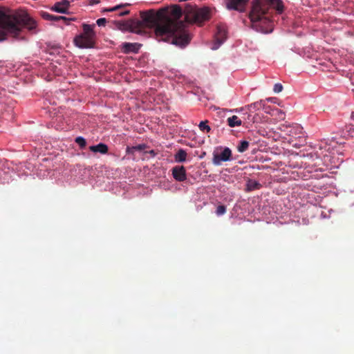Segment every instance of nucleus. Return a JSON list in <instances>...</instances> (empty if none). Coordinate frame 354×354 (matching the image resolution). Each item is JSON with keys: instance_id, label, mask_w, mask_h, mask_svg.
Instances as JSON below:
<instances>
[{"instance_id": "obj_1", "label": "nucleus", "mask_w": 354, "mask_h": 354, "mask_svg": "<svg viewBox=\"0 0 354 354\" xmlns=\"http://www.w3.org/2000/svg\"><path fill=\"white\" fill-rule=\"evenodd\" d=\"M183 14L188 24H202L209 19L210 10L207 7L199 8L194 3H187L184 10L178 5L162 8L158 11L149 10L140 12L142 19L149 28H153L158 40L171 42L176 46L184 47L187 45L191 37L186 30L184 21L180 19Z\"/></svg>"}, {"instance_id": "obj_2", "label": "nucleus", "mask_w": 354, "mask_h": 354, "mask_svg": "<svg viewBox=\"0 0 354 354\" xmlns=\"http://www.w3.org/2000/svg\"><path fill=\"white\" fill-rule=\"evenodd\" d=\"M37 26V21L25 10L6 11L0 9V42L6 40L8 35L18 38L23 28L33 31Z\"/></svg>"}, {"instance_id": "obj_3", "label": "nucleus", "mask_w": 354, "mask_h": 354, "mask_svg": "<svg viewBox=\"0 0 354 354\" xmlns=\"http://www.w3.org/2000/svg\"><path fill=\"white\" fill-rule=\"evenodd\" d=\"M268 5L262 3L261 0H252V9L249 17L252 27L258 32L270 33L272 31V21L266 16Z\"/></svg>"}, {"instance_id": "obj_4", "label": "nucleus", "mask_w": 354, "mask_h": 354, "mask_svg": "<svg viewBox=\"0 0 354 354\" xmlns=\"http://www.w3.org/2000/svg\"><path fill=\"white\" fill-rule=\"evenodd\" d=\"M113 28L123 32H131L138 35L145 33V28H149L145 21L136 19H130L127 21H113Z\"/></svg>"}, {"instance_id": "obj_5", "label": "nucleus", "mask_w": 354, "mask_h": 354, "mask_svg": "<svg viewBox=\"0 0 354 354\" xmlns=\"http://www.w3.org/2000/svg\"><path fill=\"white\" fill-rule=\"evenodd\" d=\"M95 25L84 24L83 32L74 39L75 44L81 48H91L95 46L96 35L93 30Z\"/></svg>"}, {"instance_id": "obj_6", "label": "nucleus", "mask_w": 354, "mask_h": 354, "mask_svg": "<svg viewBox=\"0 0 354 354\" xmlns=\"http://www.w3.org/2000/svg\"><path fill=\"white\" fill-rule=\"evenodd\" d=\"M232 159V151L228 147H225L221 153L213 152L212 163L218 166L222 162L229 161Z\"/></svg>"}, {"instance_id": "obj_7", "label": "nucleus", "mask_w": 354, "mask_h": 354, "mask_svg": "<svg viewBox=\"0 0 354 354\" xmlns=\"http://www.w3.org/2000/svg\"><path fill=\"white\" fill-rule=\"evenodd\" d=\"M227 28L223 24H219L216 27V32L215 33V41L216 43L212 47L213 50L218 48L221 44L227 39Z\"/></svg>"}, {"instance_id": "obj_8", "label": "nucleus", "mask_w": 354, "mask_h": 354, "mask_svg": "<svg viewBox=\"0 0 354 354\" xmlns=\"http://www.w3.org/2000/svg\"><path fill=\"white\" fill-rule=\"evenodd\" d=\"M288 136H290V138L288 139V142L291 144L293 147L299 148L301 145V144L295 143V141L297 138H301V135L303 134L302 127H301L298 124H296L295 126L293 127H290L288 128Z\"/></svg>"}, {"instance_id": "obj_9", "label": "nucleus", "mask_w": 354, "mask_h": 354, "mask_svg": "<svg viewBox=\"0 0 354 354\" xmlns=\"http://www.w3.org/2000/svg\"><path fill=\"white\" fill-rule=\"evenodd\" d=\"M249 0H229L227 3L228 10L243 12Z\"/></svg>"}, {"instance_id": "obj_10", "label": "nucleus", "mask_w": 354, "mask_h": 354, "mask_svg": "<svg viewBox=\"0 0 354 354\" xmlns=\"http://www.w3.org/2000/svg\"><path fill=\"white\" fill-rule=\"evenodd\" d=\"M174 178L179 182H183L187 179L186 169L183 166H175L171 169Z\"/></svg>"}, {"instance_id": "obj_11", "label": "nucleus", "mask_w": 354, "mask_h": 354, "mask_svg": "<svg viewBox=\"0 0 354 354\" xmlns=\"http://www.w3.org/2000/svg\"><path fill=\"white\" fill-rule=\"evenodd\" d=\"M70 7V1L68 0H62L56 2L50 8L51 10L59 13H67Z\"/></svg>"}, {"instance_id": "obj_12", "label": "nucleus", "mask_w": 354, "mask_h": 354, "mask_svg": "<svg viewBox=\"0 0 354 354\" xmlns=\"http://www.w3.org/2000/svg\"><path fill=\"white\" fill-rule=\"evenodd\" d=\"M142 44L138 43L124 42L122 44V51L125 54L138 53Z\"/></svg>"}, {"instance_id": "obj_13", "label": "nucleus", "mask_w": 354, "mask_h": 354, "mask_svg": "<svg viewBox=\"0 0 354 354\" xmlns=\"http://www.w3.org/2000/svg\"><path fill=\"white\" fill-rule=\"evenodd\" d=\"M261 2L268 5V10L270 7H272L279 14L282 13L284 10V6L282 0H261Z\"/></svg>"}, {"instance_id": "obj_14", "label": "nucleus", "mask_w": 354, "mask_h": 354, "mask_svg": "<svg viewBox=\"0 0 354 354\" xmlns=\"http://www.w3.org/2000/svg\"><path fill=\"white\" fill-rule=\"evenodd\" d=\"M89 150L94 153H100L106 154L109 151V147L106 144L99 143L97 145H92L89 147Z\"/></svg>"}, {"instance_id": "obj_15", "label": "nucleus", "mask_w": 354, "mask_h": 354, "mask_svg": "<svg viewBox=\"0 0 354 354\" xmlns=\"http://www.w3.org/2000/svg\"><path fill=\"white\" fill-rule=\"evenodd\" d=\"M227 122L230 127H239L242 124L241 120L236 115L228 118Z\"/></svg>"}, {"instance_id": "obj_16", "label": "nucleus", "mask_w": 354, "mask_h": 354, "mask_svg": "<svg viewBox=\"0 0 354 354\" xmlns=\"http://www.w3.org/2000/svg\"><path fill=\"white\" fill-rule=\"evenodd\" d=\"M187 153L183 149H179L175 154V160L178 162H183L186 160Z\"/></svg>"}, {"instance_id": "obj_17", "label": "nucleus", "mask_w": 354, "mask_h": 354, "mask_svg": "<svg viewBox=\"0 0 354 354\" xmlns=\"http://www.w3.org/2000/svg\"><path fill=\"white\" fill-rule=\"evenodd\" d=\"M261 187V184L256 180L249 179L247 183L248 191H252L254 189H259Z\"/></svg>"}, {"instance_id": "obj_18", "label": "nucleus", "mask_w": 354, "mask_h": 354, "mask_svg": "<svg viewBox=\"0 0 354 354\" xmlns=\"http://www.w3.org/2000/svg\"><path fill=\"white\" fill-rule=\"evenodd\" d=\"M41 16L42 17L43 19H46V20L54 21H59V16L53 15H51L46 12H42L41 14Z\"/></svg>"}, {"instance_id": "obj_19", "label": "nucleus", "mask_w": 354, "mask_h": 354, "mask_svg": "<svg viewBox=\"0 0 354 354\" xmlns=\"http://www.w3.org/2000/svg\"><path fill=\"white\" fill-rule=\"evenodd\" d=\"M249 147V142L246 140H241L239 145L237 146V150L240 153L245 152L248 150Z\"/></svg>"}, {"instance_id": "obj_20", "label": "nucleus", "mask_w": 354, "mask_h": 354, "mask_svg": "<svg viewBox=\"0 0 354 354\" xmlns=\"http://www.w3.org/2000/svg\"><path fill=\"white\" fill-rule=\"evenodd\" d=\"M208 121H201L198 124V128L201 131L209 133L211 131V127L207 124Z\"/></svg>"}, {"instance_id": "obj_21", "label": "nucleus", "mask_w": 354, "mask_h": 354, "mask_svg": "<svg viewBox=\"0 0 354 354\" xmlns=\"http://www.w3.org/2000/svg\"><path fill=\"white\" fill-rule=\"evenodd\" d=\"M146 147L147 146L145 145L142 144V145H138L132 147L131 148L127 147V152L130 153L133 151H140L145 149Z\"/></svg>"}, {"instance_id": "obj_22", "label": "nucleus", "mask_w": 354, "mask_h": 354, "mask_svg": "<svg viewBox=\"0 0 354 354\" xmlns=\"http://www.w3.org/2000/svg\"><path fill=\"white\" fill-rule=\"evenodd\" d=\"M226 207L223 205H220L217 207L216 210V214L217 216H221L225 214L226 212Z\"/></svg>"}, {"instance_id": "obj_23", "label": "nucleus", "mask_w": 354, "mask_h": 354, "mask_svg": "<svg viewBox=\"0 0 354 354\" xmlns=\"http://www.w3.org/2000/svg\"><path fill=\"white\" fill-rule=\"evenodd\" d=\"M75 142L81 147V148H84L86 147V140L82 138V137H77L75 138Z\"/></svg>"}, {"instance_id": "obj_24", "label": "nucleus", "mask_w": 354, "mask_h": 354, "mask_svg": "<svg viewBox=\"0 0 354 354\" xmlns=\"http://www.w3.org/2000/svg\"><path fill=\"white\" fill-rule=\"evenodd\" d=\"M129 5H130L129 3L120 4V5L115 6H114L113 8H109V9L106 10V11L113 12V11L118 10L122 8L128 6Z\"/></svg>"}, {"instance_id": "obj_25", "label": "nucleus", "mask_w": 354, "mask_h": 354, "mask_svg": "<svg viewBox=\"0 0 354 354\" xmlns=\"http://www.w3.org/2000/svg\"><path fill=\"white\" fill-rule=\"evenodd\" d=\"M283 90V86L280 83H277L274 85L273 91L274 93H279Z\"/></svg>"}, {"instance_id": "obj_26", "label": "nucleus", "mask_w": 354, "mask_h": 354, "mask_svg": "<svg viewBox=\"0 0 354 354\" xmlns=\"http://www.w3.org/2000/svg\"><path fill=\"white\" fill-rule=\"evenodd\" d=\"M96 23L99 26H104L106 23V19L105 18H100L97 20Z\"/></svg>"}, {"instance_id": "obj_27", "label": "nucleus", "mask_w": 354, "mask_h": 354, "mask_svg": "<svg viewBox=\"0 0 354 354\" xmlns=\"http://www.w3.org/2000/svg\"><path fill=\"white\" fill-rule=\"evenodd\" d=\"M59 21H63L66 24H68L69 21H71V19H68L64 16H59Z\"/></svg>"}, {"instance_id": "obj_28", "label": "nucleus", "mask_w": 354, "mask_h": 354, "mask_svg": "<svg viewBox=\"0 0 354 354\" xmlns=\"http://www.w3.org/2000/svg\"><path fill=\"white\" fill-rule=\"evenodd\" d=\"M129 12H130V11H129V10H124V11H123V12H120L118 15H119L120 17H122V16H125V15H129Z\"/></svg>"}, {"instance_id": "obj_29", "label": "nucleus", "mask_w": 354, "mask_h": 354, "mask_svg": "<svg viewBox=\"0 0 354 354\" xmlns=\"http://www.w3.org/2000/svg\"><path fill=\"white\" fill-rule=\"evenodd\" d=\"M100 3L99 0H90V5H95Z\"/></svg>"}, {"instance_id": "obj_30", "label": "nucleus", "mask_w": 354, "mask_h": 354, "mask_svg": "<svg viewBox=\"0 0 354 354\" xmlns=\"http://www.w3.org/2000/svg\"><path fill=\"white\" fill-rule=\"evenodd\" d=\"M150 153H151V154H153V153L154 154V151H153V150H151V151H150Z\"/></svg>"}]
</instances>
